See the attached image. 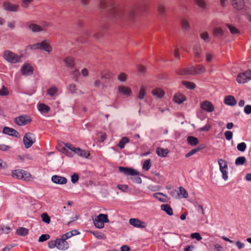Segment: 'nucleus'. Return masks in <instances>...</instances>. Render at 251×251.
I'll return each mask as SVG.
<instances>
[{
    "instance_id": "obj_5",
    "label": "nucleus",
    "mask_w": 251,
    "mask_h": 251,
    "mask_svg": "<svg viewBox=\"0 0 251 251\" xmlns=\"http://www.w3.org/2000/svg\"><path fill=\"white\" fill-rule=\"evenodd\" d=\"M12 176L15 178L24 179L26 180H29L31 177L30 173L23 170H15L12 171Z\"/></svg>"
},
{
    "instance_id": "obj_36",
    "label": "nucleus",
    "mask_w": 251,
    "mask_h": 251,
    "mask_svg": "<svg viewBox=\"0 0 251 251\" xmlns=\"http://www.w3.org/2000/svg\"><path fill=\"white\" fill-rule=\"evenodd\" d=\"M181 24L183 29L185 30L190 29V26L188 20L185 18H183L181 20Z\"/></svg>"
},
{
    "instance_id": "obj_46",
    "label": "nucleus",
    "mask_w": 251,
    "mask_h": 251,
    "mask_svg": "<svg viewBox=\"0 0 251 251\" xmlns=\"http://www.w3.org/2000/svg\"><path fill=\"white\" fill-rule=\"evenodd\" d=\"M179 194L182 196L183 198H186L188 196V193L186 189L182 187L179 188Z\"/></svg>"
},
{
    "instance_id": "obj_63",
    "label": "nucleus",
    "mask_w": 251,
    "mask_h": 251,
    "mask_svg": "<svg viewBox=\"0 0 251 251\" xmlns=\"http://www.w3.org/2000/svg\"><path fill=\"white\" fill-rule=\"evenodd\" d=\"M11 147L9 146L4 145V144H0V150L2 151H8Z\"/></svg>"
},
{
    "instance_id": "obj_9",
    "label": "nucleus",
    "mask_w": 251,
    "mask_h": 251,
    "mask_svg": "<svg viewBox=\"0 0 251 251\" xmlns=\"http://www.w3.org/2000/svg\"><path fill=\"white\" fill-rule=\"evenodd\" d=\"M49 25L45 23L42 26L39 25L35 24H30L28 26V28L33 32H39L46 30V28L48 27Z\"/></svg>"
},
{
    "instance_id": "obj_54",
    "label": "nucleus",
    "mask_w": 251,
    "mask_h": 251,
    "mask_svg": "<svg viewBox=\"0 0 251 251\" xmlns=\"http://www.w3.org/2000/svg\"><path fill=\"white\" fill-rule=\"evenodd\" d=\"M48 247L50 249H53L55 247L57 248V239L49 241L48 242Z\"/></svg>"
},
{
    "instance_id": "obj_29",
    "label": "nucleus",
    "mask_w": 251,
    "mask_h": 251,
    "mask_svg": "<svg viewBox=\"0 0 251 251\" xmlns=\"http://www.w3.org/2000/svg\"><path fill=\"white\" fill-rule=\"evenodd\" d=\"M28 233V229L24 227H20L16 230V233L21 236H25Z\"/></svg>"
},
{
    "instance_id": "obj_24",
    "label": "nucleus",
    "mask_w": 251,
    "mask_h": 251,
    "mask_svg": "<svg viewBox=\"0 0 251 251\" xmlns=\"http://www.w3.org/2000/svg\"><path fill=\"white\" fill-rule=\"evenodd\" d=\"M151 93L153 96L159 99L162 98L165 95V92L158 88L152 90Z\"/></svg>"
},
{
    "instance_id": "obj_58",
    "label": "nucleus",
    "mask_w": 251,
    "mask_h": 251,
    "mask_svg": "<svg viewBox=\"0 0 251 251\" xmlns=\"http://www.w3.org/2000/svg\"><path fill=\"white\" fill-rule=\"evenodd\" d=\"M187 70V68L180 69L177 71V74L182 75H189Z\"/></svg>"
},
{
    "instance_id": "obj_50",
    "label": "nucleus",
    "mask_w": 251,
    "mask_h": 251,
    "mask_svg": "<svg viewBox=\"0 0 251 251\" xmlns=\"http://www.w3.org/2000/svg\"><path fill=\"white\" fill-rule=\"evenodd\" d=\"M112 77V75L109 72L102 73L101 75V78L102 79H110Z\"/></svg>"
},
{
    "instance_id": "obj_10",
    "label": "nucleus",
    "mask_w": 251,
    "mask_h": 251,
    "mask_svg": "<svg viewBox=\"0 0 251 251\" xmlns=\"http://www.w3.org/2000/svg\"><path fill=\"white\" fill-rule=\"evenodd\" d=\"M31 121L29 117L27 115H21L16 117L14 119L15 123L20 126L27 125Z\"/></svg>"
},
{
    "instance_id": "obj_61",
    "label": "nucleus",
    "mask_w": 251,
    "mask_h": 251,
    "mask_svg": "<svg viewBox=\"0 0 251 251\" xmlns=\"http://www.w3.org/2000/svg\"><path fill=\"white\" fill-rule=\"evenodd\" d=\"M244 111L247 115L250 114L251 113V105H246L244 107Z\"/></svg>"
},
{
    "instance_id": "obj_16",
    "label": "nucleus",
    "mask_w": 251,
    "mask_h": 251,
    "mask_svg": "<svg viewBox=\"0 0 251 251\" xmlns=\"http://www.w3.org/2000/svg\"><path fill=\"white\" fill-rule=\"evenodd\" d=\"M69 246L68 242L63 238L57 239V248L60 250H65Z\"/></svg>"
},
{
    "instance_id": "obj_49",
    "label": "nucleus",
    "mask_w": 251,
    "mask_h": 251,
    "mask_svg": "<svg viewBox=\"0 0 251 251\" xmlns=\"http://www.w3.org/2000/svg\"><path fill=\"white\" fill-rule=\"evenodd\" d=\"M214 36L216 37H221L223 35V31L220 28H216L214 30Z\"/></svg>"
},
{
    "instance_id": "obj_2",
    "label": "nucleus",
    "mask_w": 251,
    "mask_h": 251,
    "mask_svg": "<svg viewBox=\"0 0 251 251\" xmlns=\"http://www.w3.org/2000/svg\"><path fill=\"white\" fill-rule=\"evenodd\" d=\"M66 149L70 150L81 157L87 158L89 156V153L86 150H82L79 148H75L71 144L66 143L64 145V150L66 151L67 155L69 157H72L73 155L70 153L68 151H66Z\"/></svg>"
},
{
    "instance_id": "obj_20",
    "label": "nucleus",
    "mask_w": 251,
    "mask_h": 251,
    "mask_svg": "<svg viewBox=\"0 0 251 251\" xmlns=\"http://www.w3.org/2000/svg\"><path fill=\"white\" fill-rule=\"evenodd\" d=\"M40 50H44L48 53H50L52 51V48L51 46L49 44L46 40H44L41 43H39Z\"/></svg>"
},
{
    "instance_id": "obj_4",
    "label": "nucleus",
    "mask_w": 251,
    "mask_h": 251,
    "mask_svg": "<svg viewBox=\"0 0 251 251\" xmlns=\"http://www.w3.org/2000/svg\"><path fill=\"white\" fill-rule=\"evenodd\" d=\"M109 221L108 219L107 214H100L94 219L93 223L95 226L98 228H102L104 227V224L109 223Z\"/></svg>"
},
{
    "instance_id": "obj_35",
    "label": "nucleus",
    "mask_w": 251,
    "mask_h": 251,
    "mask_svg": "<svg viewBox=\"0 0 251 251\" xmlns=\"http://www.w3.org/2000/svg\"><path fill=\"white\" fill-rule=\"evenodd\" d=\"M196 4L201 9H204L206 7V2L205 0H194Z\"/></svg>"
},
{
    "instance_id": "obj_64",
    "label": "nucleus",
    "mask_w": 251,
    "mask_h": 251,
    "mask_svg": "<svg viewBox=\"0 0 251 251\" xmlns=\"http://www.w3.org/2000/svg\"><path fill=\"white\" fill-rule=\"evenodd\" d=\"M8 94V91L4 87H3L2 89L0 90V96H6Z\"/></svg>"
},
{
    "instance_id": "obj_31",
    "label": "nucleus",
    "mask_w": 251,
    "mask_h": 251,
    "mask_svg": "<svg viewBox=\"0 0 251 251\" xmlns=\"http://www.w3.org/2000/svg\"><path fill=\"white\" fill-rule=\"evenodd\" d=\"M158 11L159 14L164 16L165 14L166 11V7L164 3L162 2H159L158 4Z\"/></svg>"
},
{
    "instance_id": "obj_28",
    "label": "nucleus",
    "mask_w": 251,
    "mask_h": 251,
    "mask_svg": "<svg viewBox=\"0 0 251 251\" xmlns=\"http://www.w3.org/2000/svg\"><path fill=\"white\" fill-rule=\"evenodd\" d=\"M153 196L161 202L167 201V197L162 193H156L153 194Z\"/></svg>"
},
{
    "instance_id": "obj_22",
    "label": "nucleus",
    "mask_w": 251,
    "mask_h": 251,
    "mask_svg": "<svg viewBox=\"0 0 251 251\" xmlns=\"http://www.w3.org/2000/svg\"><path fill=\"white\" fill-rule=\"evenodd\" d=\"M224 103L226 105L234 106L236 104V100L232 96H227L224 99Z\"/></svg>"
},
{
    "instance_id": "obj_15",
    "label": "nucleus",
    "mask_w": 251,
    "mask_h": 251,
    "mask_svg": "<svg viewBox=\"0 0 251 251\" xmlns=\"http://www.w3.org/2000/svg\"><path fill=\"white\" fill-rule=\"evenodd\" d=\"M21 73L24 75H31L33 73V69L29 64L25 63L21 68Z\"/></svg>"
},
{
    "instance_id": "obj_44",
    "label": "nucleus",
    "mask_w": 251,
    "mask_h": 251,
    "mask_svg": "<svg viewBox=\"0 0 251 251\" xmlns=\"http://www.w3.org/2000/svg\"><path fill=\"white\" fill-rule=\"evenodd\" d=\"M226 26L228 27L231 34H237L239 32V30L235 27L232 26V25L226 24Z\"/></svg>"
},
{
    "instance_id": "obj_59",
    "label": "nucleus",
    "mask_w": 251,
    "mask_h": 251,
    "mask_svg": "<svg viewBox=\"0 0 251 251\" xmlns=\"http://www.w3.org/2000/svg\"><path fill=\"white\" fill-rule=\"evenodd\" d=\"M0 229L2 232L5 234H7L10 232V227L9 226H2Z\"/></svg>"
},
{
    "instance_id": "obj_7",
    "label": "nucleus",
    "mask_w": 251,
    "mask_h": 251,
    "mask_svg": "<svg viewBox=\"0 0 251 251\" xmlns=\"http://www.w3.org/2000/svg\"><path fill=\"white\" fill-rule=\"evenodd\" d=\"M251 79V71L247 70L243 73H239L236 77L238 83H245L248 80Z\"/></svg>"
},
{
    "instance_id": "obj_26",
    "label": "nucleus",
    "mask_w": 251,
    "mask_h": 251,
    "mask_svg": "<svg viewBox=\"0 0 251 251\" xmlns=\"http://www.w3.org/2000/svg\"><path fill=\"white\" fill-rule=\"evenodd\" d=\"M196 57L200 58L202 56V50L200 46H195L193 49Z\"/></svg>"
},
{
    "instance_id": "obj_56",
    "label": "nucleus",
    "mask_w": 251,
    "mask_h": 251,
    "mask_svg": "<svg viewBox=\"0 0 251 251\" xmlns=\"http://www.w3.org/2000/svg\"><path fill=\"white\" fill-rule=\"evenodd\" d=\"M32 1L33 0H21V6L24 8H27Z\"/></svg>"
},
{
    "instance_id": "obj_30",
    "label": "nucleus",
    "mask_w": 251,
    "mask_h": 251,
    "mask_svg": "<svg viewBox=\"0 0 251 251\" xmlns=\"http://www.w3.org/2000/svg\"><path fill=\"white\" fill-rule=\"evenodd\" d=\"M188 143L191 146H196L199 143V140L194 136H188L187 138Z\"/></svg>"
},
{
    "instance_id": "obj_3",
    "label": "nucleus",
    "mask_w": 251,
    "mask_h": 251,
    "mask_svg": "<svg viewBox=\"0 0 251 251\" xmlns=\"http://www.w3.org/2000/svg\"><path fill=\"white\" fill-rule=\"evenodd\" d=\"M3 57L8 62L16 64L20 62L22 56H19L16 53L7 50L4 51Z\"/></svg>"
},
{
    "instance_id": "obj_52",
    "label": "nucleus",
    "mask_w": 251,
    "mask_h": 251,
    "mask_svg": "<svg viewBox=\"0 0 251 251\" xmlns=\"http://www.w3.org/2000/svg\"><path fill=\"white\" fill-rule=\"evenodd\" d=\"M196 66H192L190 68H187V71L188 72L189 75H196L197 74V71H196Z\"/></svg>"
},
{
    "instance_id": "obj_11",
    "label": "nucleus",
    "mask_w": 251,
    "mask_h": 251,
    "mask_svg": "<svg viewBox=\"0 0 251 251\" xmlns=\"http://www.w3.org/2000/svg\"><path fill=\"white\" fill-rule=\"evenodd\" d=\"M119 171L126 176H136L139 175L137 171L128 167H119Z\"/></svg>"
},
{
    "instance_id": "obj_62",
    "label": "nucleus",
    "mask_w": 251,
    "mask_h": 251,
    "mask_svg": "<svg viewBox=\"0 0 251 251\" xmlns=\"http://www.w3.org/2000/svg\"><path fill=\"white\" fill-rule=\"evenodd\" d=\"M79 176L78 175L76 174H74L71 176V181L73 183H75L77 182L78 180Z\"/></svg>"
},
{
    "instance_id": "obj_42",
    "label": "nucleus",
    "mask_w": 251,
    "mask_h": 251,
    "mask_svg": "<svg viewBox=\"0 0 251 251\" xmlns=\"http://www.w3.org/2000/svg\"><path fill=\"white\" fill-rule=\"evenodd\" d=\"M146 94V89L144 86H142L138 95V99L143 100Z\"/></svg>"
},
{
    "instance_id": "obj_57",
    "label": "nucleus",
    "mask_w": 251,
    "mask_h": 251,
    "mask_svg": "<svg viewBox=\"0 0 251 251\" xmlns=\"http://www.w3.org/2000/svg\"><path fill=\"white\" fill-rule=\"evenodd\" d=\"M225 137H226V139L228 140V141H229L232 138V136H233V133L231 131H226L225 132Z\"/></svg>"
},
{
    "instance_id": "obj_8",
    "label": "nucleus",
    "mask_w": 251,
    "mask_h": 251,
    "mask_svg": "<svg viewBox=\"0 0 251 251\" xmlns=\"http://www.w3.org/2000/svg\"><path fill=\"white\" fill-rule=\"evenodd\" d=\"M23 142L25 147L29 148L35 142L34 135L30 132L26 133L23 138Z\"/></svg>"
},
{
    "instance_id": "obj_12",
    "label": "nucleus",
    "mask_w": 251,
    "mask_h": 251,
    "mask_svg": "<svg viewBox=\"0 0 251 251\" xmlns=\"http://www.w3.org/2000/svg\"><path fill=\"white\" fill-rule=\"evenodd\" d=\"M201 108L207 112H212L214 110L213 104L208 100H204L201 102Z\"/></svg>"
},
{
    "instance_id": "obj_48",
    "label": "nucleus",
    "mask_w": 251,
    "mask_h": 251,
    "mask_svg": "<svg viewBox=\"0 0 251 251\" xmlns=\"http://www.w3.org/2000/svg\"><path fill=\"white\" fill-rule=\"evenodd\" d=\"M127 79L126 75L124 73H121L118 76V80L121 82H125Z\"/></svg>"
},
{
    "instance_id": "obj_51",
    "label": "nucleus",
    "mask_w": 251,
    "mask_h": 251,
    "mask_svg": "<svg viewBox=\"0 0 251 251\" xmlns=\"http://www.w3.org/2000/svg\"><path fill=\"white\" fill-rule=\"evenodd\" d=\"M200 36L201 38L205 42H208L209 41V35L207 32L201 33Z\"/></svg>"
},
{
    "instance_id": "obj_6",
    "label": "nucleus",
    "mask_w": 251,
    "mask_h": 251,
    "mask_svg": "<svg viewBox=\"0 0 251 251\" xmlns=\"http://www.w3.org/2000/svg\"><path fill=\"white\" fill-rule=\"evenodd\" d=\"M220 172L222 174V178L226 180L228 179V166L226 161L223 159H219L218 160Z\"/></svg>"
},
{
    "instance_id": "obj_55",
    "label": "nucleus",
    "mask_w": 251,
    "mask_h": 251,
    "mask_svg": "<svg viewBox=\"0 0 251 251\" xmlns=\"http://www.w3.org/2000/svg\"><path fill=\"white\" fill-rule=\"evenodd\" d=\"M50 236L49 234H42L41 235L38 240L39 242H42L48 240L50 238Z\"/></svg>"
},
{
    "instance_id": "obj_37",
    "label": "nucleus",
    "mask_w": 251,
    "mask_h": 251,
    "mask_svg": "<svg viewBox=\"0 0 251 251\" xmlns=\"http://www.w3.org/2000/svg\"><path fill=\"white\" fill-rule=\"evenodd\" d=\"M246 162V159L244 156H240L237 157L235 161V164L236 165H242Z\"/></svg>"
},
{
    "instance_id": "obj_39",
    "label": "nucleus",
    "mask_w": 251,
    "mask_h": 251,
    "mask_svg": "<svg viewBox=\"0 0 251 251\" xmlns=\"http://www.w3.org/2000/svg\"><path fill=\"white\" fill-rule=\"evenodd\" d=\"M41 218L42 221L46 224H48L50 222V218L47 213H43L41 215Z\"/></svg>"
},
{
    "instance_id": "obj_40",
    "label": "nucleus",
    "mask_w": 251,
    "mask_h": 251,
    "mask_svg": "<svg viewBox=\"0 0 251 251\" xmlns=\"http://www.w3.org/2000/svg\"><path fill=\"white\" fill-rule=\"evenodd\" d=\"M151 167V159L146 160L143 164V169L145 171H148Z\"/></svg>"
},
{
    "instance_id": "obj_14",
    "label": "nucleus",
    "mask_w": 251,
    "mask_h": 251,
    "mask_svg": "<svg viewBox=\"0 0 251 251\" xmlns=\"http://www.w3.org/2000/svg\"><path fill=\"white\" fill-rule=\"evenodd\" d=\"M129 222L131 225L136 227L145 228L147 226L146 223L141 222L138 219H130Z\"/></svg>"
},
{
    "instance_id": "obj_13",
    "label": "nucleus",
    "mask_w": 251,
    "mask_h": 251,
    "mask_svg": "<svg viewBox=\"0 0 251 251\" xmlns=\"http://www.w3.org/2000/svg\"><path fill=\"white\" fill-rule=\"evenodd\" d=\"M4 10L10 12H16L19 8V5L13 4L9 1H5L3 3Z\"/></svg>"
},
{
    "instance_id": "obj_45",
    "label": "nucleus",
    "mask_w": 251,
    "mask_h": 251,
    "mask_svg": "<svg viewBox=\"0 0 251 251\" xmlns=\"http://www.w3.org/2000/svg\"><path fill=\"white\" fill-rule=\"evenodd\" d=\"M197 69V74L203 73L205 72L206 69L203 65H200L196 66Z\"/></svg>"
},
{
    "instance_id": "obj_19",
    "label": "nucleus",
    "mask_w": 251,
    "mask_h": 251,
    "mask_svg": "<svg viewBox=\"0 0 251 251\" xmlns=\"http://www.w3.org/2000/svg\"><path fill=\"white\" fill-rule=\"evenodd\" d=\"M118 91L119 93L127 97L130 96L131 93V89L128 87L124 85H120L118 87Z\"/></svg>"
},
{
    "instance_id": "obj_53",
    "label": "nucleus",
    "mask_w": 251,
    "mask_h": 251,
    "mask_svg": "<svg viewBox=\"0 0 251 251\" xmlns=\"http://www.w3.org/2000/svg\"><path fill=\"white\" fill-rule=\"evenodd\" d=\"M190 237L191 238L196 239L198 241H200L202 239V237H201L200 233L198 232L191 233Z\"/></svg>"
},
{
    "instance_id": "obj_34",
    "label": "nucleus",
    "mask_w": 251,
    "mask_h": 251,
    "mask_svg": "<svg viewBox=\"0 0 251 251\" xmlns=\"http://www.w3.org/2000/svg\"><path fill=\"white\" fill-rule=\"evenodd\" d=\"M129 142V140L128 138L124 137L119 142L118 146L120 149H123L125 148V145Z\"/></svg>"
},
{
    "instance_id": "obj_38",
    "label": "nucleus",
    "mask_w": 251,
    "mask_h": 251,
    "mask_svg": "<svg viewBox=\"0 0 251 251\" xmlns=\"http://www.w3.org/2000/svg\"><path fill=\"white\" fill-rule=\"evenodd\" d=\"M182 84L184 86H185L187 89H194L196 88V85L194 83L190 81H183L182 82Z\"/></svg>"
},
{
    "instance_id": "obj_23",
    "label": "nucleus",
    "mask_w": 251,
    "mask_h": 251,
    "mask_svg": "<svg viewBox=\"0 0 251 251\" xmlns=\"http://www.w3.org/2000/svg\"><path fill=\"white\" fill-rule=\"evenodd\" d=\"M173 100L175 102L180 104L186 100V98L183 95L177 93L175 95Z\"/></svg>"
},
{
    "instance_id": "obj_32",
    "label": "nucleus",
    "mask_w": 251,
    "mask_h": 251,
    "mask_svg": "<svg viewBox=\"0 0 251 251\" xmlns=\"http://www.w3.org/2000/svg\"><path fill=\"white\" fill-rule=\"evenodd\" d=\"M38 110L41 113H47L50 110V107L44 103H40L38 106Z\"/></svg>"
},
{
    "instance_id": "obj_47",
    "label": "nucleus",
    "mask_w": 251,
    "mask_h": 251,
    "mask_svg": "<svg viewBox=\"0 0 251 251\" xmlns=\"http://www.w3.org/2000/svg\"><path fill=\"white\" fill-rule=\"evenodd\" d=\"M201 149V148H198L196 149H192V150H191L190 151H189L185 154V157L188 158V157L192 156V155L194 154L195 153L197 152L198 151H199Z\"/></svg>"
},
{
    "instance_id": "obj_60",
    "label": "nucleus",
    "mask_w": 251,
    "mask_h": 251,
    "mask_svg": "<svg viewBox=\"0 0 251 251\" xmlns=\"http://www.w3.org/2000/svg\"><path fill=\"white\" fill-rule=\"evenodd\" d=\"M70 92L72 93H75L76 92V86L74 84H71L68 86Z\"/></svg>"
},
{
    "instance_id": "obj_21",
    "label": "nucleus",
    "mask_w": 251,
    "mask_h": 251,
    "mask_svg": "<svg viewBox=\"0 0 251 251\" xmlns=\"http://www.w3.org/2000/svg\"><path fill=\"white\" fill-rule=\"evenodd\" d=\"M3 133L15 137H17V136L19 135V133L17 130L7 126H5L3 128Z\"/></svg>"
},
{
    "instance_id": "obj_1",
    "label": "nucleus",
    "mask_w": 251,
    "mask_h": 251,
    "mask_svg": "<svg viewBox=\"0 0 251 251\" xmlns=\"http://www.w3.org/2000/svg\"><path fill=\"white\" fill-rule=\"evenodd\" d=\"M145 9V6L141 3L125 9L121 6H114L110 12V17L113 20H118L122 18H128L132 20L140 12Z\"/></svg>"
},
{
    "instance_id": "obj_41",
    "label": "nucleus",
    "mask_w": 251,
    "mask_h": 251,
    "mask_svg": "<svg viewBox=\"0 0 251 251\" xmlns=\"http://www.w3.org/2000/svg\"><path fill=\"white\" fill-rule=\"evenodd\" d=\"M58 89L55 87H51L47 91V93L50 96H53L57 92Z\"/></svg>"
},
{
    "instance_id": "obj_27",
    "label": "nucleus",
    "mask_w": 251,
    "mask_h": 251,
    "mask_svg": "<svg viewBox=\"0 0 251 251\" xmlns=\"http://www.w3.org/2000/svg\"><path fill=\"white\" fill-rule=\"evenodd\" d=\"M161 209L170 216L173 215V209L168 204H162L161 205Z\"/></svg>"
},
{
    "instance_id": "obj_43",
    "label": "nucleus",
    "mask_w": 251,
    "mask_h": 251,
    "mask_svg": "<svg viewBox=\"0 0 251 251\" xmlns=\"http://www.w3.org/2000/svg\"><path fill=\"white\" fill-rule=\"evenodd\" d=\"M247 148V145L244 142H241L240 143H239L237 146V150L241 152H244Z\"/></svg>"
},
{
    "instance_id": "obj_18",
    "label": "nucleus",
    "mask_w": 251,
    "mask_h": 251,
    "mask_svg": "<svg viewBox=\"0 0 251 251\" xmlns=\"http://www.w3.org/2000/svg\"><path fill=\"white\" fill-rule=\"evenodd\" d=\"M231 3L233 8L237 10L243 9L245 6L244 0H231Z\"/></svg>"
},
{
    "instance_id": "obj_25",
    "label": "nucleus",
    "mask_w": 251,
    "mask_h": 251,
    "mask_svg": "<svg viewBox=\"0 0 251 251\" xmlns=\"http://www.w3.org/2000/svg\"><path fill=\"white\" fill-rule=\"evenodd\" d=\"M64 62H65L66 65L70 68H73L75 66V59L74 58L71 56H68L66 57L64 59Z\"/></svg>"
},
{
    "instance_id": "obj_17",
    "label": "nucleus",
    "mask_w": 251,
    "mask_h": 251,
    "mask_svg": "<svg viewBox=\"0 0 251 251\" xmlns=\"http://www.w3.org/2000/svg\"><path fill=\"white\" fill-rule=\"evenodd\" d=\"M51 181L55 184H65L67 183V179L65 177L54 175L51 177Z\"/></svg>"
},
{
    "instance_id": "obj_33",
    "label": "nucleus",
    "mask_w": 251,
    "mask_h": 251,
    "mask_svg": "<svg viewBox=\"0 0 251 251\" xmlns=\"http://www.w3.org/2000/svg\"><path fill=\"white\" fill-rule=\"evenodd\" d=\"M156 152L158 156L161 157H165L168 153V151L167 149L158 148L156 149Z\"/></svg>"
}]
</instances>
